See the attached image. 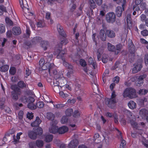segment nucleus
I'll use <instances>...</instances> for the list:
<instances>
[{"label": "nucleus", "mask_w": 148, "mask_h": 148, "mask_svg": "<svg viewBox=\"0 0 148 148\" xmlns=\"http://www.w3.org/2000/svg\"><path fill=\"white\" fill-rule=\"evenodd\" d=\"M11 88L13 90L11 92V97L13 100L16 101L18 99V96L21 93V89L16 85H12Z\"/></svg>", "instance_id": "nucleus-1"}, {"label": "nucleus", "mask_w": 148, "mask_h": 148, "mask_svg": "<svg viewBox=\"0 0 148 148\" xmlns=\"http://www.w3.org/2000/svg\"><path fill=\"white\" fill-rule=\"evenodd\" d=\"M123 95L124 97H128L130 99L136 97V90L132 88H126L124 91Z\"/></svg>", "instance_id": "nucleus-2"}, {"label": "nucleus", "mask_w": 148, "mask_h": 148, "mask_svg": "<svg viewBox=\"0 0 148 148\" xmlns=\"http://www.w3.org/2000/svg\"><path fill=\"white\" fill-rule=\"evenodd\" d=\"M20 5L23 10L25 12L26 16L29 14V15L32 16L33 13L29 12V9L27 4V2L25 0H19Z\"/></svg>", "instance_id": "nucleus-3"}, {"label": "nucleus", "mask_w": 148, "mask_h": 148, "mask_svg": "<svg viewBox=\"0 0 148 148\" xmlns=\"http://www.w3.org/2000/svg\"><path fill=\"white\" fill-rule=\"evenodd\" d=\"M123 2V4H121V6H118L115 9L116 14L117 16L119 17L121 16L123 11H124L127 6V1L124 0Z\"/></svg>", "instance_id": "nucleus-4"}, {"label": "nucleus", "mask_w": 148, "mask_h": 148, "mask_svg": "<svg viewBox=\"0 0 148 148\" xmlns=\"http://www.w3.org/2000/svg\"><path fill=\"white\" fill-rule=\"evenodd\" d=\"M116 15L113 12L108 13L106 15V19L107 23H113L116 20Z\"/></svg>", "instance_id": "nucleus-5"}, {"label": "nucleus", "mask_w": 148, "mask_h": 148, "mask_svg": "<svg viewBox=\"0 0 148 148\" xmlns=\"http://www.w3.org/2000/svg\"><path fill=\"white\" fill-rule=\"evenodd\" d=\"M62 49L59 48L58 49H56L55 50L54 54L55 55H57L56 57L57 58H61L62 60H64V58L63 56L66 53V49H64L63 50L61 51Z\"/></svg>", "instance_id": "nucleus-6"}, {"label": "nucleus", "mask_w": 148, "mask_h": 148, "mask_svg": "<svg viewBox=\"0 0 148 148\" xmlns=\"http://www.w3.org/2000/svg\"><path fill=\"white\" fill-rule=\"evenodd\" d=\"M116 103L115 99L107 98L105 99V103L107 106L111 109H114L116 107Z\"/></svg>", "instance_id": "nucleus-7"}, {"label": "nucleus", "mask_w": 148, "mask_h": 148, "mask_svg": "<svg viewBox=\"0 0 148 148\" xmlns=\"http://www.w3.org/2000/svg\"><path fill=\"white\" fill-rule=\"evenodd\" d=\"M128 44V50L130 53V54H131L133 56H134L136 49L135 46L133 44L131 40H129Z\"/></svg>", "instance_id": "nucleus-8"}, {"label": "nucleus", "mask_w": 148, "mask_h": 148, "mask_svg": "<svg viewBox=\"0 0 148 148\" xmlns=\"http://www.w3.org/2000/svg\"><path fill=\"white\" fill-rule=\"evenodd\" d=\"M29 102L27 105V107L30 110H35L36 109V105L34 104L35 101L34 98L31 97H29Z\"/></svg>", "instance_id": "nucleus-9"}, {"label": "nucleus", "mask_w": 148, "mask_h": 148, "mask_svg": "<svg viewBox=\"0 0 148 148\" xmlns=\"http://www.w3.org/2000/svg\"><path fill=\"white\" fill-rule=\"evenodd\" d=\"M105 33L106 35L110 38H113L115 36V34L114 32L111 29H106Z\"/></svg>", "instance_id": "nucleus-10"}, {"label": "nucleus", "mask_w": 148, "mask_h": 148, "mask_svg": "<svg viewBox=\"0 0 148 148\" xmlns=\"http://www.w3.org/2000/svg\"><path fill=\"white\" fill-rule=\"evenodd\" d=\"M78 144V139H73L68 145L69 148H75Z\"/></svg>", "instance_id": "nucleus-11"}, {"label": "nucleus", "mask_w": 148, "mask_h": 148, "mask_svg": "<svg viewBox=\"0 0 148 148\" xmlns=\"http://www.w3.org/2000/svg\"><path fill=\"white\" fill-rule=\"evenodd\" d=\"M99 36L101 40L102 41H104L106 40L107 38V35H106V33L103 29H101L100 30Z\"/></svg>", "instance_id": "nucleus-12"}, {"label": "nucleus", "mask_w": 148, "mask_h": 148, "mask_svg": "<svg viewBox=\"0 0 148 148\" xmlns=\"http://www.w3.org/2000/svg\"><path fill=\"white\" fill-rule=\"evenodd\" d=\"M139 114L143 118H145L148 116V110L144 108L142 109L139 111Z\"/></svg>", "instance_id": "nucleus-13"}, {"label": "nucleus", "mask_w": 148, "mask_h": 148, "mask_svg": "<svg viewBox=\"0 0 148 148\" xmlns=\"http://www.w3.org/2000/svg\"><path fill=\"white\" fill-rule=\"evenodd\" d=\"M69 129L67 127L63 126L59 127L58 129V133L60 134H62L67 132Z\"/></svg>", "instance_id": "nucleus-14"}, {"label": "nucleus", "mask_w": 148, "mask_h": 148, "mask_svg": "<svg viewBox=\"0 0 148 148\" xmlns=\"http://www.w3.org/2000/svg\"><path fill=\"white\" fill-rule=\"evenodd\" d=\"M12 32L15 35H18L21 33V30L19 27H14L12 29Z\"/></svg>", "instance_id": "nucleus-15"}, {"label": "nucleus", "mask_w": 148, "mask_h": 148, "mask_svg": "<svg viewBox=\"0 0 148 148\" xmlns=\"http://www.w3.org/2000/svg\"><path fill=\"white\" fill-rule=\"evenodd\" d=\"M41 122V120L40 119L39 117L37 116L35 121L33 122L31 124L32 127H38Z\"/></svg>", "instance_id": "nucleus-16"}, {"label": "nucleus", "mask_w": 148, "mask_h": 148, "mask_svg": "<svg viewBox=\"0 0 148 148\" xmlns=\"http://www.w3.org/2000/svg\"><path fill=\"white\" fill-rule=\"evenodd\" d=\"M42 41V38L40 36H36L32 40V44H36Z\"/></svg>", "instance_id": "nucleus-17"}, {"label": "nucleus", "mask_w": 148, "mask_h": 148, "mask_svg": "<svg viewBox=\"0 0 148 148\" xmlns=\"http://www.w3.org/2000/svg\"><path fill=\"white\" fill-rule=\"evenodd\" d=\"M57 28L59 34L62 36L64 37L65 34L64 31L62 27L60 24L57 25Z\"/></svg>", "instance_id": "nucleus-18"}, {"label": "nucleus", "mask_w": 148, "mask_h": 148, "mask_svg": "<svg viewBox=\"0 0 148 148\" xmlns=\"http://www.w3.org/2000/svg\"><path fill=\"white\" fill-rule=\"evenodd\" d=\"M142 60H141L139 59L138 60L137 62L134 65L139 71H140L141 70L142 67Z\"/></svg>", "instance_id": "nucleus-19"}, {"label": "nucleus", "mask_w": 148, "mask_h": 148, "mask_svg": "<svg viewBox=\"0 0 148 148\" xmlns=\"http://www.w3.org/2000/svg\"><path fill=\"white\" fill-rule=\"evenodd\" d=\"M29 137L31 139H36L37 136V134L36 132L34 131H29L28 132Z\"/></svg>", "instance_id": "nucleus-20"}, {"label": "nucleus", "mask_w": 148, "mask_h": 148, "mask_svg": "<svg viewBox=\"0 0 148 148\" xmlns=\"http://www.w3.org/2000/svg\"><path fill=\"white\" fill-rule=\"evenodd\" d=\"M123 46L121 44H119L116 45V50L115 51V54H118L122 49Z\"/></svg>", "instance_id": "nucleus-21"}, {"label": "nucleus", "mask_w": 148, "mask_h": 148, "mask_svg": "<svg viewBox=\"0 0 148 148\" xmlns=\"http://www.w3.org/2000/svg\"><path fill=\"white\" fill-rule=\"evenodd\" d=\"M17 86L20 89H24L26 88V85L23 81H20L18 82Z\"/></svg>", "instance_id": "nucleus-22"}, {"label": "nucleus", "mask_w": 148, "mask_h": 148, "mask_svg": "<svg viewBox=\"0 0 148 148\" xmlns=\"http://www.w3.org/2000/svg\"><path fill=\"white\" fill-rule=\"evenodd\" d=\"M124 65H122V64L119 61L116 62L114 65L112 67V70H115L117 68H122V67L124 66Z\"/></svg>", "instance_id": "nucleus-23"}, {"label": "nucleus", "mask_w": 148, "mask_h": 148, "mask_svg": "<svg viewBox=\"0 0 148 148\" xmlns=\"http://www.w3.org/2000/svg\"><path fill=\"white\" fill-rule=\"evenodd\" d=\"M46 118L49 120L52 121L54 120L55 116L51 112H47V114Z\"/></svg>", "instance_id": "nucleus-24"}, {"label": "nucleus", "mask_w": 148, "mask_h": 148, "mask_svg": "<svg viewBox=\"0 0 148 148\" xmlns=\"http://www.w3.org/2000/svg\"><path fill=\"white\" fill-rule=\"evenodd\" d=\"M128 105L130 108L132 110L136 108V103L132 101H130L129 102Z\"/></svg>", "instance_id": "nucleus-25"}, {"label": "nucleus", "mask_w": 148, "mask_h": 148, "mask_svg": "<svg viewBox=\"0 0 148 148\" xmlns=\"http://www.w3.org/2000/svg\"><path fill=\"white\" fill-rule=\"evenodd\" d=\"M130 123L131 126L135 128L136 129H139L138 128L140 124H137L135 121L133 120H130Z\"/></svg>", "instance_id": "nucleus-26"}, {"label": "nucleus", "mask_w": 148, "mask_h": 148, "mask_svg": "<svg viewBox=\"0 0 148 148\" xmlns=\"http://www.w3.org/2000/svg\"><path fill=\"white\" fill-rule=\"evenodd\" d=\"M41 47L44 50H46L48 46V42L46 41H42L40 43Z\"/></svg>", "instance_id": "nucleus-27"}, {"label": "nucleus", "mask_w": 148, "mask_h": 148, "mask_svg": "<svg viewBox=\"0 0 148 148\" xmlns=\"http://www.w3.org/2000/svg\"><path fill=\"white\" fill-rule=\"evenodd\" d=\"M58 126H51L49 129L50 132L54 134L58 133Z\"/></svg>", "instance_id": "nucleus-28"}, {"label": "nucleus", "mask_w": 148, "mask_h": 148, "mask_svg": "<svg viewBox=\"0 0 148 148\" xmlns=\"http://www.w3.org/2000/svg\"><path fill=\"white\" fill-rule=\"evenodd\" d=\"M33 130L34 131H36L37 135H41L43 133L42 129L40 127H38L36 129V128H33Z\"/></svg>", "instance_id": "nucleus-29"}, {"label": "nucleus", "mask_w": 148, "mask_h": 148, "mask_svg": "<svg viewBox=\"0 0 148 148\" xmlns=\"http://www.w3.org/2000/svg\"><path fill=\"white\" fill-rule=\"evenodd\" d=\"M108 49L109 51H114L116 50V48L115 46L111 43L108 42Z\"/></svg>", "instance_id": "nucleus-30"}, {"label": "nucleus", "mask_w": 148, "mask_h": 148, "mask_svg": "<svg viewBox=\"0 0 148 148\" xmlns=\"http://www.w3.org/2000/svg\"><path fill=\"white\" fill-rule=\"evenodd\" d=\"M88 4L90 6V8L95 9L97 7L95 3L93 0H89Z\"/></svg>", "instance_id": "nucleus-31"}, {"label": "nucleus", "mask_w": 148, "mask_h": 148, "mask_svg": "<svg viewBox=\"0 0 148 148\" xmlns=\"http://www.w3.org/2000/svg\"><path fill=\"white\" fill-rule=\"evenodd\" d=\"M63 61V64L64 65L67 69H73V66L69 64L68 62H67L65 61V59Z\"/></svg>", "instance_id": "nucleus-32"}, {"label": "nucleus", "mask_w": 148, "mask_h": 148, "mask_svg": "<svg viewBox=\"0 0 148 148\" xmlns=\"http://www.w3.org/2000/svg\"><path fill=\"white\" fill-rule=\"evenodd\" d=\"M44 143L42 140L38 139L36 142V146L38 148H40L43 145Z\"/></svg>", "instance_id": "nucleus-33"}, {"label": "nucleus", "mask_w": 148, "mask_h": 148, "mask_svg": "<svg viewBox=\"0 0 148 148\" xmlns=\"http://www.w3.org/2000/svg\"><path fill=\"white\" fill-rule=\"evenodd\" d=\"M9 68V66L7 65H4L0 68V71L2 72H5L7 71Z\"/></svg>", "instance_id": "nucleus-34"}, {"label": "nucleus", "mask_w": 148, "mask_h": 148, "mask_svg": "<svg viewBox=\"0 0 148 148\" xmlns=\"http://www.w3.org/2000/svg\"><path fill=\"white\" fill-rule=\"evenodd\" d=\"M44 56L45 57H47L48 59V60L50 61L53 58V54L51 53H45L44 54Z\"/></svg>", "instance_id": "nucleus-35"}, {"label": "nucleus", "mask_w": 148, "mask_h": 148, "mask_svg": "<svg viewBox=\"0 0 148 148\" xmlns=\"http://www.w3.org/2000/svg\"><path fill=\"white\" fill-rule=\"evenodd\" d=\"M30 41H26L23 44V47L25 48L28 49L29 47L32 45Z\"/></svg>", "instance_id": "nucleus-36"}, {"label": "nucleus", "mask_w": 148, "mask_h": 148, "mask_svg": "<svg viewBox=\"0 0 148 148\" xmlns=\"http://www.w3.org/2000/svg\"><path fill=\"white\" fill-rule=\"evenodd\" d=\"M88 62L89 65H92L94 69H95V66H96V63L93 62V59L91 57H90L88 58Z\"/></svg>", "instance_id": "nucleus-37"}, {"label": "nucleus", "mask_w": 148, "mask_h": 148, "mask_svg": "<svg viewBox=\"0 0 148 148\" xmlns=\"http://www.w3.org/2000/svg\"><path fill=\"white\" fill-rule=\"evenodd\" d=\"M73 110L71 108L67 109L65 111V114L67 116H70L73 113Z\"/></svg>", "instance_id": "nucleus-38"}, {"label": "nucleus", "mask_w": 148, "mask_h": 148, "mask_svg": "<svg viewBox=\"0 0 148 148\" xmlns=\"http://www.w3.org/2000/svg\"><path fill=\"white\" fill-rule=\"evenodd\" d=\"M5 21L6 23L9 25L10 26H13V23L12 21L9 18L6 17L5 18Z\"/></svg>", "instance_id": "nucleus-39"}, {"label": "nucleus", "mask_w": 148, "mask_h": 148, "mask_svg": "<svg viewBox=\"0 0 148 148\" xmlns=\"http://www.w3.org/2000/svg\"><path fill=\"white\" fill-rule=\"evenodd\" d=\"M29 97H28V98H27V97L25 96H24L23 97H21L20 99L22 102L24 103H28L29 102Z\"/></svg>", "instance_id": "nucleus-40"}, {"label": "nucleus", "mask_w": 148, "mask_h": 148, "mask_svg": "<svg viewBox=\"0 0 148 148\" xmlns=\"http://www.w3.org/2000/svg\"><path fill=\"white\" fill-rule=\"evenodd\" d=\"M126 21L127 22V25L129 26H131V17L130 15H127L126 17Z\"/></svg>", "instance_id": "nucleus-41"}, {"label": "nucleus", "mask_w": 148, "mask_h": 148, "mask_svg": "<svg viewBox=\"0 0 148 148\" xmlns=\"http://www.w3.org/2000/svg\"><path fill=\"white\" fill-rule=\"evenodd\" d=\"M68 120L69 118L67 116H64L61 120V122L62 123L64 124L68 122Z\"/></svg>", "instance_id": "nucleus-42"}, {"label": "nucleus", "mask_w": 148, "mask_h": 148, "mask_svg": "<svg viewBox=\"0 0 148 148\" xmlns=\"http://www.w3.org/2000/svg\"><path fill=\"white\" fill-rule=\"evenodd\" d=\"M44 103L42 101H39L36 104V108L37 107L39 108H42L43 107Z\"/></svg>", "instance_id": "nucleus-43"}, {"label": "nucleus", "mask_w": 148, "mask_h": 148, "mask_svg": "<svg viewBox=\"0 0 148 148\" xmlns=\"http://www.w3.org/2000/svg\"><path fill=\"white\" fill-rule=\"evenodd\" d=\"M30 34V31L28 29H27L26 33L24 34L23 37L24 38H28Z\"/></svg>", "instance_id": "nucleus-44"}, {"label": "nucleus", "mask_w": 148, "mask_h": 148, "mask_svg": "<svg viewBox=\"0 0 148 148\" xmlns=\"http://www.w3.org/2000/svg\"><path fill=\"white\" fill-rule=\"evenodd\" d=\"M121 141L120 148H125L126 144L125 141L124 139H121Z\"/></svg>", "instance_id": "nucleus-45"}, {"label": "nucleus", "mask_w": 148, "mask_h": 148, "mask_svg": "<svg viewBox=\"0 0 148 148\" xmlns=\"http://www.w3.org/2000/svg\"><path fill=\"white\" fill-rule=\"evenodd\" d=\"M73 73V71L72 69H69L66 74V76L68 78L70 77Z\"/></svg>", "instance_id": "nucleus-46"}, {"label": "nucleus", "mask_w": 148, "mask_h": 148, "mask_svg": "<svg viewBox=\"0 0 148 148\" xmlns=\"http://www.w3.org/2000/svg\"><path fill=\"white\" fill-rule=\"evenodd\" d=\"M147 4L145 2H142L140 5V7L141 9L140 10H143L146 9Z\"/></svg>", "instance_id": "nucleus-47"}, {"label": "nucleus", "mask_w": 148, "mask_h": 148, "mask_svg": "<svg viewBox=\"0 0 148 148\" xmlns=\"http://www.w3.org/2000/svg\"><path fill=\"white\" fill-rule=\"evenodd\" d=\"M50 66V63L49 62H46L41 67L42 69L44 70L48 69V68Z\"/></svg>", "instance_id": "nucleus-48"}, {"label": "nucleus", "mask_w": 148, "mask_h": 148, "mask_svg": "<svg viewBox=\"0 0 148 148\" xmlns=\"http://www.w3.org/2000/svg\"><path fill=\"white\" fill-rule=\"evenodd\" d=\"M5 25L3 24H0V33H3L5 32Z\"/></svg>", "instance_id": "nucleus-49"}, {"label": "nucleus", "mask_w": 148, "mask_h": 148, "mask_svg": "<svg viewBox=\"0 0 148 148\" xmlns=\"http://www.w3.org/2000/svg\"><path fill=\"white\" fill-rule=\"evenodd\" d=\"M11 136L13 139H16V136L12 134H5V136L3 137V139H5L6 138H10L9 137Z\"/></svg>", "instance_id": "nucleus-50"}, {"label": "nucleus", "mask_w": 148, "mask_h": 148, "mask_svg": "<svg viewBox=\"0 0 148 148\" xmlns=\"http://www.w3.org/2000/svg\"><path fill=\"white\" fill-rule=\"evenodd\" d=\"M79 62L80 64L82 66L85 67L86 66L87 64L86 61L83 59H81L80 60Z\"/></svg>", "instance_id": "nucleus-51"}, {"label": "nucleus", "mask_w": 148, "mask_h": 148, "mask_svg": "<svg viewBox=\"0 0 148 148\" xmlns=\"http://www.w3.org/2000/svg\"><path fill=\"white\" fill-rule=\"evenodd\" d=\"M80 113L78 110H75L73 112V116L75 118H77L80 116Z\"/></svg>", "instance_id": "nucleus-52"}, {"label": "nucleus", "mask_w": 148, "mask_h": 148, "mask_svg": "<svg viewBox=\"0 0 148 148\" xmlns=\"http://www.w3.org/2000/svg\"><path fill=\"white\" fill-rule=\"evenodd\" d=\"M10 73L12 75H14L16 72V70L14 67H12L10 68Z\"/></svg>", "instance_id": "nucleus-53"}, {"label": "nucleus", "mask_w": 148, "mask_h": 148, "mask_svg": "<svg viewBox=\"0 0 148 148\" xmlns=\"http://www.w3.org/2000/svg\"><path fill=\"white\" fill-rule=\"evenodd\" d=\"M147 75L145 74H143L140 75L138 78L137 80L139 81H143L144 79L147 77Z\"/></svg>", "instance_id": "nucleus-54"}, {"label": "nucleus", "mask_w": 148, "mask_h": 148, "mask_svg": "<svg viewBox=\"0 0 148 148\" xmlns=\"http://www.w3.org/2000/svg\"><path fill=\"white\" fill-rule=\"evenodd\" d=\"M45 139H53V135L50 134H46L45 135H43Z\"/></svg>", "instance_id": "nucleus-55"}, {"label": "nucleus", "mask_w": 148, "mask_h": 148, "mask_svg": "<svg viewBox=\"0 0 148 148\" xmlns=\"http://www.w3.org/2000/svg\"><path fill=\"white\" fill-rule=\"evenodd\" d=\"M142 143L146 148H148V140L143 139V140L141 141Z\"/></svg>", "instance_id": "nucleus-56"}, {"label": "nucleus", "mask_w": 148, "mask_h": 148, "mask_svg": "<svg viewBox=\"0 0 148 148\" xmlns=\"http://www.w3.org/2000/svg\"><path fill=\"white\" fill-rule=\"evenodd\" d=\"M124 0H113V2L114 3H116L118 5H120L121 4H123V2ZM126 1L127 0H125Z\"/></svg>", "instance_id": "nucleus-57"}, {"label": "nucleus", "mask_w": 148, "mask_h": 148, "mask_svg": "<svg viewBox=\"0 0 148 148\" xmlns=\"http://www.w3.org/2000/svg\"><path fill=\"white\" fill-rule=\"evenodd\" d=\"M5 103V100L4 99H2L0 101V108L1 109L3 110L4 108V104Z\"/></svg>", "instance_id": "nucleus-58"}, {"label": "nucleus", "mask_w": 148, "mask_h": 148, "mask_svg": "<svg viewBox=\"0 0 148 148\" xmlns=\"http://www.w3.org/2000/svg\"><path fill=\"white\" fill-rule=\"evenodd\" d=\"M133 9L134 11H138L139 10H140L139 6L138 5H137V4H135L134 5Z\"/></svg>", "instance_id": "nucleus-59"}, {"label": "nucleus", "mask_w": 148, "mask_h": 148, "mask_svg": "<svg viewBox=\"0 0 148 148\" xmlns=\"http://www.w3.org/2000/svg\"><path fill=\"white\" fill-rule=\"evenodd\" d=\"M148 92V90L145 89H140L139 91L140 94L145 95Z\"/></svg>", "instance_id": "nucleus-60"}, {"label": "nucleus", "mask_w": 148, "mask_h": 148, "mask_svg": "<svg viewBox=\"0 0 148 148\" xmlns=\"http://www.w3.org/2000/svg\"><path fill=\"white\" fill-rule=\"evenodd\" d=\"M143 81H139L137 80V81L136 82V86H140L143 83Z\"/></svg>", "instance_id": "nucleus-61"}, {"label": "nucleus", "mask_w": 148, "mask_h": 148, "mask_svg": "<svg viewBox=\"0 0 148 148\" xmlns=\"http://www.w3.org/2000/svg\"><path fill=\"white\" fill-rule=\"evenodd\" d=\"M29 145L31 148H36V143L34 142H31L29 143Z\"/></svg>", "instance_id": "nucleus-62"}, {"label": "nucleus", "mask_w": 148, "mask_h": 148, "mask_svg": "<svg viewBox=\"0 0 148 148\" xmlns=\"http://www.w3.org/2000/svg\"><path fill=\"white\" fill-rule=\"evenodd\" d=\"M141 34L143 36H146L148 35V31L144 30L141 32Z\"/></svg>", "instance_id": "nucleus-63"}, {"label": "nucleus", "mask_w": 148, "mask_h": 148, "mask_svg": "<svg viewBox=\"0 0 148 148\" xmlns=\"http://www.w3.org/2000/svg\"><path fill=\"white\" fill-rule=\"evenodd\" d=\"M145 63L147 66H148V54L145 55L144 58Z\"/></svg>", "instance_id": "nucleus-64"}]
</instances>
